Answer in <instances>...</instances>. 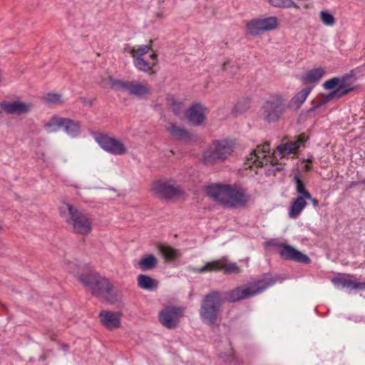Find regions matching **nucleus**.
I'll list each match as a JSON object with an SVG mask.
<instances>
[{
	"instance_id": "nucleus-1",
	"label": "nucleus",
	"mask_w": 365,
	"mask_h": 365,
	"mask_svg": "<svg viewBox=\"0 0 365 365\" xmlns=\"http://www.w3.org/2000/svg\"><path fill=\"white\" fill-rule=\"evenodd\" d=\"M278 279L277 276L266 273L260 279L227 292L210 291L201 302L199 313L202 321L209 324H215L226 301L233 303L255 297L273 286Z\"/></svg>"
},
{
	"instance_id": "nucleus-2",
	"label": "nucleus",
	"mask_w": 365,
	"mask_h": 365,
	"mask_svg": "<svg viewBox=\"0 0 365 365\" xmlns=\"http://www.w3.org/2000/svg\"><path fill=\"white\" fill-rule=\"evenodd\" d=\"M80 282L93 297L103 299L109 304L123 302V295L116 289L113 282L95 270H87L81 274Z\"/></svg>"
},
{
	"instance_id": "nucleus-3",
	"label": "nucleus",
	"mask_w": 365,
	"mask_h": 365,
	"mask_svg": "<svg viewBox=\"0 0 365 365\" xmlns=\"http://www.w3.org/2000/svg\"><path fill=\"white\" fill-rule=\"evenodd\" d=\"M206 194L212 200L227 207L245 206L250 197L242 190L230 185L213 184L206 187Z\"/></svg>"
},
{
	"instance_id": "nucleus-4",
	"label": "nucleus",
	"mask_w": 365,
	"mask_h": 365,
	"mask_svg": "<svg viewBox=\"0 0 365 365\" xmlns=\"http://www.w3.org/2000/svg\"><path fill=\"white\" fill-rule=\"evenodd\" d=\"M61 217L73 232L88 235L92 231L91 219L73 205L63 202L59 206Z\"/></svg>"
},
{
	"instance_id": "nucleus-5",
	"label": "nucleus",
	"mask_w": 365,
	"mask_h": 365,
	"mask_svg": "<svg viewBox=\"0 0 365 365\" xmlns=\"http://www.w3.org/2000/svg\"><path fill=\"white\" fill-rule=\"evenodd\" d=\"M232 144L227 140H216L210 144L202 154V162L206 165L224 162L233 152Z\"/></svg>"
},
{
	"instance_id": "nucleus-6",
	"label": "nucleus",
	"mask_w": 365,
	"mask_h": 365,
	"mask_svg": "<svg viewBox=\"0 0 365 365\" xmlns=\"http://www.w3.org/2000/svg\"><path fill=\"white\" fill-rule=\"evenodd\" d=\"M108 81L115 89L126 91L129 95L138 98H145L151 93V88L145 83L116 79L111 76H108Z\"/></svg>"
},
{
	"instance_id": "nucleus-7",
	"label": "nucleus",
	"mask_w": 365,
	"mask_h": 365,
	"mask_svg": "<svg viewBox=\"0 0 365 365\" xmlns=\"http://www.w3.org/2000/svg\"><path fill=\"white\" fill-rule=\"evenodd\" d=\"M287 108L286 101L282 96H278L264 103L261 108V117L269 123L277 121Z\"/></svg>"
},
{
	"instance_id": "nucleus-8",
	"label": "nucleus",
	"mask_w": 365,
	"mask_h": 365,
	"mask_svg": "<svg viewBox=\"0 0 365 365\" xmlns=\"http://www.w3.org/2000/svg\"><path fill=\"white\" fill-rule=\"evenodd\" d=\"M196 273L208 272H217L223 270L225 274H237L242 272V269L236 262H229L226 258L222 257L217 260L207 262L200 268H192Z\"/></svg>"
},
{
	"instance_id": "nucleus-9",
	"label": "nucleus",
	"mask_w": 365,
	"mask_h": 365,
	"mask_svg": "<svg viewBox=\"0 0 365 365\" xmlns=\"http://www.w3.org/2000/svg\"><path fill=\"white\" fill-rule=\"evenodd\" d=\"M34 104L28 101L16 99L12 101H2L0 102L1 109L7 115L21 116L31 113Z\"/></svg>"
},
{
	"instance_id": "nucleus-10",
	"label": "nucleus",
	"mask_w": 365,
	"mask_h": 365,
	"mask_svg": "<svg viewBox=\"0 0 365 365\" xmlns=\"http://www.w3.org/2000/svg\"><path fill=\"white\" fill-rule=\"evenodd\" d=\"M339 79L341 81L339 87L329 93L324 99L321 100L316 106L310 108L309 112L325 104L328 101L334 98H340L354 90V88L351 86L354 82L351 75L346 74L339 78Z\"/></svg>"
},
{
	"instance_id": "nucleus-11",
	"label": "nucleus",
	"mask_w": 365,
	"mask_h": 365,
	"mask_svg": "<svg viewBox=\"0 0 365 365\" xmlns=\"http://www.w3.org/2000/svg\"><path fill=\"white\" fill-rule=\"evenodd\" d=\"M184 315V308L178 306H167L161 310V324L168 329H174L180 324Z\"/></svg>"
},
{
	"instance_id": "nucleus-12",
	"label": "nucleus",
	"mask_w": 365,
	"mask_h": 365,
	"mask_svg": "<svg viewBox=\"0 0 365 365\" xmlns=\"http://www.w3.org/2000/svg\"><path fill=\"white\" fill-rule=\"evenodd\" d=\"M279 24L275 16L253 19L247 24V29L252 36L259 35L263 31L275 29Z\"/></svg>"
},
{
	"instance_id": "nucleus-13",
	"label": "nucleus",
	"mask_w": 365,
	"mask_h": 365,
	"mask_svg": "<svg viewBox=\"0 0 365 365\" xmlns=\"http://www.w3.org/2000/svg\"><path fill=\"white\" fill-rule=\"evenodd\" d=\"M269 153V143L265 142L262 145H259L254 149L247 158L245 164L249 167L255 165L257 167H263L267 165L270 162L272 165H274L269 157L266 155V153Z\"/></svg>"
},
{
	"instance_id": "nucleus-14",
	"label": "nucleus",
	"mask_w": 365,
	"mask_h": 365,
	"mask_svg": "<svg viewBox=\"0 0 365 365\" xmlns=\"http://www.w3.org/2000/svg\"><path fill=\"white\" fill-rule=\"evenodd\" d=\"M95 139L104 150L111 154L121 155L128 152L125 144L118 139L110 138L103 134H99Z\"/></svg>"
},
{
	"instance_id": "nucleus-15",
	"label": "nucleus",
	"mask_w": 365,
	"mask_h": 365,
	"mask_svg": "<svg viewBox=\"0 0 365 365\" xmlns=\"http://www.w3.org/2000/svg\"><path fill=\"white\" fill-rule=\"evenodd\" d=\"M180 256L181 252L179 250L168 245L161 244V257L164 260L161 269H163L164 274H169L166 272L168 267L175 268L178 265V260Z\"/></svg>"
},
{
	"instance_id": "nucleus-16",
	"label": "nucleus",
	"mask_w": 365,
	"mask_h": 365,
	"mask_svg": "<svg viewBox=\"0 0 365 365\" xmlns=\"http://www.w3.org/2000/svg\"><path fill=\"white\" fill-rule=\"evenodd\" d=\"M278 246L282 247L279 254L282 259L304 264L311 262L310 258L307 255L302 253L293 247L284 244H280Z\"/></svg>"
},
{
	"instance_id": "nucleus-17",
	"label": "nucleus",
	"mask_w": 365,
	"mask_h": 365,
	"mask_svg": "<svg viewBox=\"0 0 365 365\" xmlns=\"http://www.w3.org/2000/svg\"><path fill=\"white\" fill-rule=\"evenodd\" d=\"M205 109L201 103H195L186 110L185 117L191 125H200L205 120Z\"/></svg>"
},
{
	"instance_id": "nucleus-18",
	"label": "nucleus",
	"mask_w": 365,
	"mask_h": 365,
	"mask_svg": "<svg viewBox=\"0 0 365 365\" xmlns=\"http://www.w3.org/2000/svg\"><path fill=\"white\" fill-rule=\"evenodd\" d=\"M120 312H113L108 310H102L99 313L101 324L108 329H113L120 327Z\"/></svg>"
},
{
	"instance_id": "nucleus-19",
	"label": "nucleus",
	"mask_w": 365,
	"mask_h": 365,
	"mask_svg": "<svg viewBox=\"0 0 365 365\" xmlns=\"http://www.w3.org/2000/svg\"><path fill=\"white\" fill-rule=\"evenodd\" d=\"M167 130L173 138L182 140L185 143H188L194 138L192 133H190L186 129L177 126L174 123H171L167 128Z\"/></svg>"
},
{
	"instance_id": "nucleus-20",
	"label": "nucleus",
	"mask_w": 365,
	"mask_h": 365,
	"mask_svg": "<svg viewBox=\"0 0 365 365\" xmlns=\"http://www.w3.org/2000/svg\"><path fill=\"white\" fill-rule=\"evenodd\" d=\"M158 281L149 275L141 274L137 277V285L143 290L148 292L156 291L158 287Z\"/></svg>"
},
{
	"instance_id": "nucleus-21",
	"label": "nucleus",
	"mask_w": 365,
	"mask_h": 365,
	"mask_svg": "<svg viewBox=\"0 0 365 365\" xmlns=\"http://www.w3.org/2000/svg\"><path fill=\"white\" fill-rule=\"evenodd\" d=\"M158 55L153 53L149 56V60H145L142 58H133V63L135 66L140 71L143 72H148L153 66L157 64Z\"/></svg>"
},
{
	"instance_id": "nucleus-22",
	"label": "nucleus",
	"mask_w": 365,
	"mask_h": 365,
	"mask_svg": "<svg viewBox=\"0 0 365 365\" xmlns=\"http://www.w3.org/2000/svg\"><path fill=\"white\" fill-rule=\"evenodd\" d=\"M63 128L67 135L76 138L81 133V123L79 121L65 118Z\"/></svg>"
},
{
	"instance_id": "nucleus-23",
	"label": "nucleus",
	"mask_w": 365,
	"mask_h": 365,
	"mask_svg": "<svg viewBox=\"0 0 365 365\" xmlns=\"http://www.w3.org/2000/svg\"><path fill=\"white\" fill-rule=\"evenodd\" d=\"M64 264L66 267V269L72 274L75 275L78 279L80 281V277L81 274H85L87 270H91L88 269L77 261H72L70 259H66L64 260Z\"/></svg>"
},
{
	"instance_id": "nucleus-24",
	"label": "nucleus",
	"mask_w": 365,
	"mask_h": 365,
	"mask_svg": "<svg viewBox=\"0 0 365 365\" xmlns=\"http://www.w3.org/2000/svg\"><path fill=\"white\" fill-rule=\"evenodd\" d=\"M158 260L157 257L150 254L142 257L140 260L138 262V264L143 272H145L155 268L158 265Z\"/></svg>"
},
{
	"instance_id": "nucleus-25",
	"label": "nucleus",
	"mask_w": 365,
	"mask_h": 365,
	"mask_svg": "<svg viewBox=\"0 0 365 365\" xmlns=\"http://www.w3.org/2000/svg\"><path fill=\"white\" fill-rule=\"evenodd\" d=\"M306 198L302 197H297L292 203L289 212L291 218H296L306 207Z\"/></svg>"
},
{
	"instance_id": "nucleus-26",
	"label": "nucleus",
	"mask_w": 365,
	"mask_h": 365,
	"mask_svg": "<svg viewBox=\"0 0 365 365\" xmlns=\"http://www.w3.org/2000/svg\"><path fill=\"white\" fill-rule=\"evenodd\" d=\"M300 147V143L291 141L284 144H281L277 146V150L281 158H284L287 155L294 153L295 151Z\"/></svg>"
},
{
	"instance_id": "nucleus-27",
	"label": "nucleus",
	"mask_w": 365,
	"mask_h": 365,
	"mask_svg": "<svg viewBox=\"0 0 365 365\" xmlns=\"http://www.w3.org/2000/svg\"><path fill=\"white\" fill-rule=\"evenodd\" d=\"M65 118L54 115L45 123L44 128L48 133H56L59 128H63Z\"/></svg>"
},
{
	"instance_id": "nucleus-28",
	"label": "nucleus",
	"mask_w": 365,
	"mask_h": 365,
	"mask_svg": "<svg viewBox=\"0 0 365 365\" xmlns=\"http://www.w3.org/2000/svg\"><path fill=\"white\" fill-rule=\"evenodd\" d=\"M324 74V71L322 68L312 69L302 76V80L305 83L317 82L319 81Z\"/></svg>"
},
{
	"instance_id": "nucleus-29",
	"label": "nucleus",
	"mask_w": 365,
	"mask_h": 365,
	"mask_svg": "<svg viewBox=\"0 0 365 365\" xmlns=\"http://www.w3.org/2000/svg\"><path fill=\"white\" fill-rule=\"evenodd\" d=\"M179 195L180 190L177 187L161 182V197L169 200L178 197Z\"/></svg>"
},
{
	"instance_id": "nucleus-30",
	"label": "nucleus",
	"mask_w": 365,
	"mask_h": 365,
	"mask_svg": "<svg viewBox=\"0 0 365 365\" xmlns=\"http://www.w3.org/2000/svg\"><path fill=\"white\" fill-rule=\"evenodd\" d=\"M42 101L48 105L61 104L63 102L62 95L59 93H47L42 97Z\"/></svg>"
},
{
	"instance_id": "nucleus-31",
	"label": "nucleus",
	"mask_w": 365,
	"mask_h": 365,
	"mask_svg": "<svg viewBox=\"0 0 365 365\" xmlns=\"http://www.w3.org/2000/svg\"><path fill=\"white\" fill-rule=\"evenodd\" d=\"M294 180L296 184V191L298 194L301 195L302 197H305L306 199L311 198V194L306 190L305 185L303 181H302L298 175H295L294 177Z\"/></svg>"
},
{
	"instance_id": "nucleus-32",
	"label": "nucleus",
	"mask_w": 365,
	"mask_h": 365,
	"mask_svg": "<svg viewBox=\"0 0 365 365\" xmlns=\"http://www.w3.org/2000/svg\"><path fill=\"white\" fill-rule=\"evenodd\" d=\"M269 3L277 8H292L294 7L297 9L299 6L295 4L292 0H268Z\"/></svg>"
},
{
	"instance_id": "nucleus-33",
	"label": "nucleus",
	"mask_w": 365,
	"mask_h": 365,
	"mask_svg": "<svg viewBox=\"0 0 365 365\" xmlns=\"http://www.w3.org/2000/svg\"><path fill=\"white\" fill-rule=\"evenodd\" d=\"M312 91V88L307 87L298 92L292 98V101L297 104V108L300 107L305 101L308 95Z\"/></svg>"
},
{
	"instance_id": "nucleus-34",
	"label": "nucleus",
	"mask_w": 365,
	"mask_h": 365,
	"mask_svg": "<svg viewBox=\"0 0 365 365\" xmlns=\"http://www.w3.org/2000/svg\"><path fill=\"white\" fill-rule=\"evenodd\" d=\"M250 107V100L244 99L237 102V103L234 106L232 112L237 115H240L246 112Z\"/></svg>"
},
{
	"instance_id": "nucleus-35",
	"label": "nucleus",
	"mask_w": 365,
	"mask_h": 365,
	"mask_svg": "<svg viewBox=\"0 0 365 365\" xmlns=\"http://www.w3.org/2000/svg\"><path fill=\"white\" fill-rule=\"evenodd\" d=\"M151 49L149 45H143L138 48H133L129 51V53L132 56L133 58H142V56Z\"/></svg>"
},
{
	"instance_id": "nucleus-36",
	"label": "nucleus",
	"mask_w": 365,
	"mask_h": 365,
	"mask_svg": "<svg viewBox=\"0 0 365 365\" xmlns=\"http://www.w3.org/2000/svg\"><path fill=\"white\" fill-rule=\"evenodd\" d=\"M166 101L168 105L170 107L173 112L175 115H178L180 113L182 104L180 103L177 102L173 96H168V97L166 98Z\"/></svg>"
},
{
	"instance_id": "nucleus-37",
	"label": "nucleus",
	"mask_w": 365,
	"mask_h": 365,
	"mask_svg": "<svg viewBox=\"0 0 365 365\" xmlns=\"http://www.w3.org/2000/svg\"><path fill=\"white\" fill-rule=\"evenodd\" d=\"M321 21L326 26H333L335 24V18L327 11H322L319 13Z\"/></svg>"
},
{
	"instance_id": "nucleus-38",
	"label": "nucleus",
	"mask_w": 365,
	"mask_h": 365,
	"mask_svg": "<svg viewBox=\"0 0 365 365\" xmlns=\"http://www.w3.org/2000/svg\"><path fill=\"white\" fill-rule=\"evenodd\" d=\"M331 282L337 287L349 288L350 289L351 279H345L343 277H334L331 279Z\"/></svg>"
},
{
	"instance_id": "nucleus-39",
	"label": "nucleus",
	"mask_w": 365,
	"mask_h": 365,
	"mask_svg": "<svg viewBox=\"0 0 365 365\" xmlns=\"http://www.w3.org/2000/svg\"><path fill=\"white\" fill-rule=\"evenodd\" d=\"M222 70L229 71L230 74L235 75L239 70V66L235 65L231 61H227L223 63Z\"/></svg>"
},
{
	"instance_id": "nucleus-40",
	"label": "nucleus",
	"mask_w": 365,
	"mask_h": 365,
	"mask_svg": "<svg viewBox=\"0 0 365 365\" xmlns=\"http://www.w3.org/2000/svg\"><path fill=\"white\" fill-rule=\"evenodd\" d=\"M340 79L339 78H332L328 81H327L324 83V88L325 89H332L334 88L335 86H338L339 87V85H340Z\"/></svg>"
},
{
	"instance_id": "nucleus-41",
	"label": "nucleus",
	"mask_w": 365,
	"mask_h": 365,
	"mask_svg": "<svg viewBox=\"0 0 365 365\" xmlns=\"http://www.w3.org/2000/svg\"><path fill=\"white\" fill-rule=\"evenodd\" d=\"M150 192L155 196L160 197V180H154L150 186Z\"/></svg>"
},
{
	"instance_id": "nucleus-42",
	"label": "nucleus",
	"mask_w": 365,
	"mask_h": 365,
	"mask_svg": "<svg viewBox=\"0 0 365 365\" xmlns=\"http://www.w3.org/2000/svg\"><path fill=\"white\" fill-rule=\"evenodd\" d=\"M350 289H359V290L365 289V282H356L351 280Z\"/></svg>"
},
{
	"instance_id": "nucleus-43",
	"label": "nucleus",
	"mask_w": 365,
	"mask_h": 365,
	"mask_svg": "<svg viewBox=\"0 0 365 365\" xmlns=\"http://www.w3.org/2000/svg\"><path fill=\"white\" fill-rule=\"evenodd\" d=\"M80 100L85 105H87V106H88L90 107L92 106V101H91V100H90V99H88L87 98H85V97H81Z\"/></svg>"
},
{
	"instance_id": "nucleus-44",
	"label": "nucleus",
	"mask_w": 365,
	"mask_h": 365,
	"mask_svg": "<svg viewBox=\"0 0 365 365\" xmlns=\"http://www.w3.org/2000/svg\"><path fill=\"white\" fill-rule=\"evenodd\" d=\"M307 137L304 134H301L298 137V140L296 142L300 143V145L307 140Z\"/></svg>"
},
{
	"instance_id": "nucleus-45",
	"label": "nucleus",
	"mask_w": 365,
	"mask_h": 365,
	"mask_svg": "<svg viewBox=\"0 0 365 365\" xmlns=\"http://www.w3.org/2000/svg\"><path fill=\"white\" fill-rule=\"evenodd\" d=\"M307 200L311 201V202L312 203V205L314 207H316L319 205V201L317 199L313 198L312 196H311V198L307 199Z\"/></svg>"
},
{
	"instance_id": "nucleus-46",
	"label": "nucleus",
	"mask_w": 365,
	"mask_h": 365,
	"mask_svg": "<svg viewBox=\"0 0 365 365\" xmlns=\"http://www.w3.org/2000/svg\"><path fill=\"white\" fill-rule=\"evenodd\" d=\"M5 77H4V72L0 70V86H1L4 83H5Z\"/></svg>"
},
{
	"instance_id": "nucleus-47",
	"label": "nucleus",
	"mask_w": 365,
	"mask_h": 365,
	"mask_svg": "<svg viewBox=\"0 0 365 365\" xmlns=\"http://www.w3.org/2000/svg\"><path fill=\"white\" fill-rule=\"evenodd\" d=\"M282 169L281 166H277L274 169V171H279Z\"/></svg>"
}]
</instances>
